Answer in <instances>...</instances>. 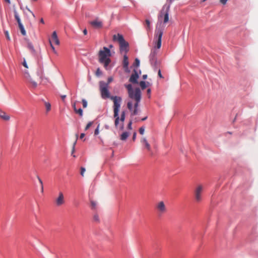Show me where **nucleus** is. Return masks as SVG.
<instances>
[{"mask_svg":"<svg viewBox=\"0 0 258 258\" xmlns=\"http://www.w3.org/2000/svg\"><path fill=\"white\" fill-rule=\"evenodd\" d=\"M108 83H106L103 81L99 82V88L101 97L103 99L110 98L113 102V116L115 118L114 124L117 127L119 124V115L118 113L120 108V103L122 99L119 96H110V93L108 90Z\"/></svg>","mask_w":258,"mask_h":258,"instance_id":"1","label":"nucleus"},{"mask_svg":"<svg viewBox=\"0 0 258 258\" xmlns=\"http://www.w3.org/2000/svg\"><path fill=\"white\" fill-rule=\"evenodd\" d=\"M111 55V54L110 49L106 47H104L102 50L99 51V61L100 63L103 64L104 68L106 69L111 62L110 58Z\"/></svg>","mask_w":258,"mask_h":258,"instance_id":"2","label":"nucleus"},{"mask_svg":"<svg viewBox=\"0 0 258 258\" xmlns=\"http://www.w3.org/2000/svg\"><path fill=\"white\" fill-rule=\"evenodd\" d=\"M125 87L127 90L128 96L130 98L135 99V101H140L141 91L139 88H136L134 90L131 84L125 85Z\"/></svg>","mask_w":258,"mask_h":258,"instance_id":"3","label":"nucleus"},{"mask_svg":"<svg viewBox=\"0 0 258 258\" xmlns=\"http://www.w3.org/2000/svg\"><path fill=\"white\" fill-rule=\"evenodd\" d=\"M113 40L118 41L119 43V49L121 52L126 53L128 51V43L125 41L122 35L119 34L114 35Z\"/></svg>","mask_w":258,"mask_h":258,"instance_id":"4","label":"nucleus"},{"mask_svg":"<svg viewBox=\"0 0 258 258\" xmlns=\"http://www.w3.org/2000/svg\"><path fill=\"white\" fill-rule=\"evenodd\" d=\"M163 35V30L161 29H156L155 32V37L153 41L154 47L156 49H159L161 46V40Z\"/></svg>","mask_w":258,"mask_h":258,"instance_id":"5","label":"nucleus"},{"mask_svg":"<svg viewBox=\"0 0 258 258\" xmlns=\"http://www.w3.org/2000/svg\"><path fill=\"white\" fill-rule=\"evenodd\" d=\"M155 209L159 216H162L167 212V208L163 201L157 202L155 205Z\"/></svg>","mask_w":258,"mask_h":258,"instance_id":"6","label":"nucleus"},{"mask_svg":"<svg viewBox=\"0 0 258 258\" xmlns=\"http://www.w3.org/2000/svg\"><path fill=\"white\" fill-rule=\"evenodd\" d=\"M204 187L202 185H199L196 188L194 192L195 198L197 202H200L202 200V192Z\"/></svg>","mask_w":258,"mask_h":258,"instance_id":"7","label":"nucleus"},{"mask_svg":"<svg viewBox=\"0 0 258 258\" xmlns=\"http://www.w3.org/2000/svg\"><path fill=\"white\" fill-rule=\"evenodd\" d=\"M54 202L57 207H60L64 204V197L62 191L58 192V196L55 198Z\"/></svg>","mask_w":258,"mask_h":258,"instance_id":"8","label":"nucleus"},{"mask_svg":"<svg viewBox=\"0 0 258 258\" xmlns=\"http://www.w3.org/2000/svg\"><path fill=\"white\" fill-rule=\"evenodd\" d=\"M24 77L26 79L27 82L29 83L31 87L36 88L37 86V83L34 80L27 72H25Z\"/></svg>","mask_w":258,"mask_h":258,"instance_id":"9","label":"nucleus"},{"mask_svg":"<svg viewBox=\"0 0 258 258\" xmlns=\"http://www.w3.org/2000/svg\"><path fill=\"white\" fill-rule=\"evenodd\" d=\"M158 52V50L155 48H152L150 54L149 55V58L150 62L152 64L155 66L157 63V58L156 56Z\"/></svg>","mask_w":258,"mask_h":258,"instance_id":"10","label":"nucleus"},{"mask_svg":"<svg viewBox=\"0 0 258 258\" xmlns=\"http://www.w3.org/2000/svg\"><path fill=\"white\" fill-rule=\"evenodd\" d=\"M141 143L145 149L148 151H151V146L145 137H142L141 139Z\"/></svg>","mask_w":258,"mask_h":258,"instance_id":"11","label":"nucleus"},{"mask_svg":"<svg viewBox=\"0 0 258 258\" xmlns=\"http://www.w3.org/2000/svg\"><path fill=\"white\" fill-rule=\"evenodd\" d=\"M139 78V75L136 71H134V73L132 74L129 81L130 82L133 84L138 83V79Z\"/></svg>","mask_w":258,"mask_h":258,"instance_id":"12","label":"nucleus"},{"mask_svg":"<svg viewBox=\"0 0 258 258\" xmlns=\"http://www.w3.org/2000/svg\"><path fill=\"white\" fill-rule=\"evenodd\" d=\"M49 42L51 41V44H53V43H54L56 45L59 44V41L58 40L56 32L55 31H54L52 33L51 38V39H49Z\"/></svg>","mask_w":258,"mask_h":258,"instance_id":"13","label":"nucleus"},{"mask_svg":"<svg viewBox=\"0 0 258 258\" xmlns=\"http://www.w3.org/2000/svg\"><path fill=\"white\" fill-rule=\"evenodd\" d=\"M90 24L95 28H101L102 27V23L101 21H99L98 20H95L94 21H91L90 22Z\"/></svg>","mask_w":258,"mask_h":258,"instance_id":"14","label":"nucleus"},{"mask_svg":"<svg viewBox=\"0 0 258 258\" xmlns=\"http://www.w3.org/2000/svg\"><path fill=\"white\" fill-rule=\"evenodd\" d=\"M125 113L124 111H123L121 112L120 117H119V121L120 120L121 122H122V123H121L120 126V129L121 130H122L124 128L123 122L125 120Z\"/></svg>","mask_w":258,"mask_h":258,"instance_id":"15","label":"nucleus"},{"mask_svg":"<svg viewBox=\"0 0 258 258\" xmlns=\"http://www.w3.org/2000/svg\"><path fill=\"white\" fill-rule=\"evenodd\" d=\"M0 117L4 120L8 121L10 119V117L5 112L0 111Z\"/></svg>","mask_w":258,"mask_h":258,"instance_id":"16","label":"nucleus"},{"mask_svg":"<svg viewBox=\"0 0 258 258\" xmlns=\"http://www.w3.org/2000/svg\"><path fill=\"white\" fill-rule=\"evenodd\" d=\"M170 8V5L167 7V10H166V12L164 15V23H166L168 22L169 21V10Z\"/></svg>","mask_w":258,"mask_h":258,"instance_id":"17","label":"nucleus"},{"mask_svg":"<svg viewBox=\"0 0 258 258\" xmlns=\"http://www.w3.org/2000/svg\"><path fill=\"white\" fill-rule=\"evenodd\" d=\"M130 135V133L127 132H124L122 133L120 136V139L122 141H125L126 139L128 138V137Z\"/></svg>","mask_w":258,"mask_h":258,"instance_id":"18","label":"nucleus"},{"mask_svg":"<svg viewBox=\"0 0 258 258\" xmlns=\"http://www.w3.org/2000/svg\"><path fill=\"white\" fill-rule=\"evenodd\" d=\"M14 16H15V19L16 20V21L18 24V26H20V25H22L23 24L21 23L19 16L16 11H14Z\"/></svg>","mask_w":258,"mask_h":258,"instance_id":"19","label":"nucleus"},{"mask_svg":"<svg viewBox=\"0 0 258 258\" xmlns=\"http://www.w3.org/2000/svg\"><path fill=\"white\" fill-rule=\"evenodd\" d=\"M14 16H15V19L16 20V21L18 24V26H20V25H22L23 24L21 23L19 16L16 11H14Z\"/></svg>","mask_w":258,"mask_h":258,"instance_id":"20","label":"nucleus"},{"mask_svg":"<svg viewBox=\"0 0 258 258\" xmlns=\"http://www.w3.org/2000/svg\"><path fill=\"white\" fill-rule=\"evenodd\" d=\"M128 65V57L126 55H124L123 56V66L125 68H127Z\"/></svg>","mask_w":258,"mask_h":258,"instance_id":"21","label":"nucleus"},{"mask_svg":"<svg viewBox=\"0 0 258 258\" xmlns=\"http://www.w3.org/2000/svg\"><path fill=\"white\" fill-rule=\"evenodd\" d=\"M145 23H146V28L147 31H149L151 30V25H150V22L148 19H146L145 20Z\"/></svg>","mask_w":258,"mask_h":258,"instance_id":"22","label":"nucleus"},{"mask_svg":"<svg viewBox=\"0 0 258 258\" xmlns=\"http://www.w3.org/2000/svg\"><path fill=\"white\" fill-rule=\"evenodd\" d=\"M44 105L46 108V111L47 112H49L51 110V104L48 102H44Z\"/></svg>","mask_w":258,"mask_h":258,"instance_id":"23","label":"nucleus"},{"mask_svg":"<svg viewBox=\"0 0 258 258\" xmlns=\"http://www.w3.org/2000/svg\"><path fill=\"white\" fill-rule=\"evenodd\" d=\"M19 29H20V30L21 31V32L23 36L26 35V31H25V30L24 29V27L23 25H20V26H19Z\"/></svg>","mask_w":258,"mask_h":258,"instance_id":"24","label":"nucleus"},{"mask_svg":"<svg viewBox=\"0 0 258 258\" xmlns=\"http://www.w3.org/2000/svg\"><path fill=\"white\" fill-rule=\"evenodd\" d=\"M140 85L142 90H144L147 86L146 83L144 81H141L140 82Z\"/></svg>","mask_w":258,"mask_h":258,"instance_id":"25","label":"nucleus"},{"mask_svg":"<svg viewBox=\"0 0 258 258\" xmlns=\"http://www.w3.org/2000/svg\"><path fill=\"white\" fill-rule=\"evenodd\" d=\"M75 112L79 114L80 116H83V110L81 108L76 110Z\"/></svg>","mask_w":258,"mask_h":258,"instance_id":"26","label":"nucleus"},{"mask_svg":"<svg viewBox=\"0 0 258 258\" xmlns=\"http://www.w3.org/2000/svg\"><path fill=\"white\" fill-rule=\"evenodd\" d=\"M93 221L96 222H99V218L97 214H95L93 216Z\"/></svg>","mask_w":258,"mask_h":258,"instance_id":"27","label":"nucleus"},{"mask_svg":"<svg viewBox=\"0 0 258 258\" xmlns=\"http://www.w3.org/2000/svg\"><path fill=\"white\" fill-rule=\"evenodd\" d=\"M127 107L130 110H132L133 109V103L131 101L127 102Z\"/></svg>","mask_w":258,"mask_h":258,"instance_id":"28","label":"nucleus"},{"mask_svg":"<svg viewBox=\"0 0 258 258\" xmlns=\"http://www.w3.org/2000/svg\"><path fill=\"white\" fill-rule=\"evenodd\" d=\"M85 171H86V169L84 167H81V172H80V174L82 176L84 177V173L85 172Z\"/></svg>","mask_w":258,"mask_h":258,"instance_id":"29","label":"nucleus"},{"mask_svg":"<svg viewBox=\"0 0 258 258\" xmlns=\"http://www.w3.org/2000/svg\"><path fill=\"white\" fill-rule=\"evenodd\" d=\"M5 35L7 39L8 40H11V38L10 37L9 32L8 31H5Z\"/></svg>","mask_w":258,"mask_h":258,"instance_id":"30","label":"nucleus"},{"mask_svg":"<svg viewBox=\"0 0 258 258\" xmlns=\"http://www.w3.org/2000/svg\"><path fill=\"white\" fill-rule=\"evenodd\" d=\"M93 124V121H90L87 124V125L86 126L85 128V131H87V130H88L89 128V127L92 125Z\"/></svg>","mask_w":258,"mask_h":258,"instance_id":"31","label":"nucleus"},{"mask_svg":"<svg viewBox=\"0 0 258 258\" xmlns=\"http://www.w3.org/2000/svg\"><path fill=\"white\" fill-rule=\"evenodd\" d=\"M145 132V127L144 126L141 127L139 129V133L141 135H143Z\"/></svg>","mask_w":258,"mask_h":258,"instance_id":"32","label":"nucleus"},{"mask_svg":"<svg viewBox=\"0 0 258 258\" xmlns=\"http://www.w3.org/2000/svg\"><path fill=\"white\" fill-rule=\"evenodd\" d=\"M82 104H83V106L84 108L87 107V102L85 99H82Z\"/></svg>","mask_w":258,"mask_h":258,"instance_id":"33","label":"nucleus"},{"mask_svg":"<svg viewBox=\"0 0 258 258\" xmlns=\"http://www.w3.org/2000/svg\"><path fill=\"white\" fill-rule=\"evenodd\" d=\"M38 179L39 183H40V184L41 185V192H43V186L42 181L39 177H38Z\"/></svg>","mask_w":258,"mask_h":258,"instance_id":"34","label":"nucleus"},{"mask_svg":"<svg viewBox=\"0 0 258 258\" xmlns=\"http://www.w3.org/2000/svg\"><path fill=\"white\" fill-rule=\"evenodd\" d=\"M28 47L30 50H31L32 52L34 51V49L33 45L31 43H29L28 44Z\"/></svg>","mask_w":258,"mask_h":258,"instance_id":"35","label":"nucleus"},{"mask_svg":"<svg viewBox=\"0 0 258 258\" xmlns=\"http://www.w3.org/2000/svg\"><path fill=\"white\" fill-rule=\"evenodd\" d=\"M101 74H102V72H101V70H100L99 68H98L97 71H96V76H99Z\"/></svg>","mask_w":258,"mask_h":258,"instance_id":"36","label":"nucleus"},{"mask_svg":"<svg viewBox=\"0 0 258 258\" xmlns=\"http://www.w3.org/2000/svg\"><path fill=\"white\" fill-rule=\"evenodd\" d=\"M99 125H98L97 126V128L95 130V132H94L95 135H98L99 134Z\"/></svg>","mask_w":258,"mask_h":258,"instance_id":"37","label":"nucleus"},{"mask_svg":"<svg viewBox=\"0 0 258 258\" xmlns=\"http://www.w3.org/2000/svg\"><path fill=\"white\" fill-rule=\"evenodd\" d=\"M50 47H51V49H52V50L53 52L54 53H56V50H55V48H54V47L53 46V44H51V41H50Z\"/></svg>","mask_w":258,"mask_h":258,"instance_id":"38","label":"nucleus"},{"mask_svg":"<svg viewBox=\"0 0 258 258\" xmlns=\"http://www.w3.org/2000/svg\"><path fill=\"white\" fill-rule=\"evenodd\" d=\"M91 204L92 208L95 209L96 206V203L94 201H91Z\"/></svg>","mask_w":258,"mask_h":258,"instance_id":"39","label":"nucleus"},{"mask_svg":"<svg viewBox=\"0 0 258 258\" xmlns=\"http://www.w3.org/2000/svg\"><path fill=\"white\" fill-rule=\"evenodd\" d=\"M138 114V108H135L133 111L132 114L133 115H137Z\"/></svg>","mask_w":258,"mask_h":258,"instance_id":"40","label":"nucleus"},{"mask_svg":"<svg viewBox=\"0 0 258 258\" xmlns=\"http://www.w3.org/2000/svg\"><path fill=\"white\" fill-rule=\"evenodd\" d=\"M132 121H130L129 122V123H128V125H127V128L128 130H132Z\"/></svg>","mask_w":258,"mask_h":258,"instance_id":"41","label":"nucleus"},{"mask_svg":"<svg viewBox=\"0 0 258 258\" xmlns=\"http://www.w3.org/2000/svg\"><path fill=\"white\" fill-rule=\"evenodd\" d=\"M135 64L137 66V67H138L140 64V60L139 59L136 58L135 59Z\"/></svg>","mask_w":258,"mask_h":258,"instance_id":"42","label":"nucleus"},{"mask_svg":"<svg viewBox=\"0 0 258 258\" xmlns=\"http://www.w3.org/2000/svg\"><path fill=\"white\" fill-rule=\"evenodd\" d=\"M139 102H140V101H136V103L134 104L135 108H138Z\"/></svg>","mask_w":258,"mask_h":258,"instance_id":"43","label":"nucleus"},{"mask_svg":"<svg viewBox=\"0 0 258 258\" xmlns=\"http://www.w3.org/2000/svg\"><path fill=\"white\" fill-rule=\"evenodd\" d=\"M26 9L32 14L34 18L35 17V16L34 14V13L28 7H26Z\"/></svg>","mask_w":258,"mask_h":258,"instance_id":"44","label":"nucleus"},{"mask_svg":"<svg viewBox=\"0 0 258 258\" xmlns=\"http://www.w3.org/2000/svg\"><path fill=\"white\" fill-rule=\"evenodd\" d=\"M76 142L77 141H76L73 144L72 151V154H73L74 153V152H75V145L76 144Z\"/></svg>","mask_w":258,"mask_h":258,"instance_id":"45","label":"nucleus"},{"mask_svg":"<svg viewBox=\"0 0 258 258\" xmlns=\"http://www.w3.org/2000/svg\"><path fill=\"white\" fill-rule=\"evenodd\" d=\"M23 66H24V67H25L26 68H28V66H27V63H26V61L25 59H24V61H23Z\"/></svg>","mask_w":258,"mask_h":258,"instance_id":"46","label":"nucleus"},{"mask_svg":"<svg viewBox=\"0 0 258 258\" xmlns=\"http://www.w3.org/2000/svg\"><path fill=\"white\" fill-rule=\"evenodd\" d=\"M158 76H159V77L160 78H163V76H162V75L161 74V72L160 70H159L158 72Z\"/></svg>","mask_w":258,"mask_h":258,"instance_id":"47","label":"nucleus"},{"mask_svg":"<svg viewBox=\"0 0 258 258\" xmlns=\"http://www.w3.org/2000/svg\"><path fill=\"white\" fill-rule=\"evenodd\" d=\"M227 1L228 0H220L221 3H222L223 5H225Z\"/></svg>","mask_w":258,"mask_h":258,"instance_id":"48","label":"nucleus"},{"mask_svg":"<svg viewBox=\"0 0 258 258\" xmlns=\"http://www.w3.org/2000/svg\"><path fill=\"white\" fill-rule=\"evenodd\" d=\"M136 133H134V134H133V140L134 141L135 140H136Z\"/></svg>","mask_w":258,"mask_h":258,"instance_id":"49","label":"nucleus"},{"mask_svg":"<svg viewBox=\"0 0 258 258\" xmlns=\"http://www.w3.org/2000/svg\"><path fill=\"white\" fill-rule=\"evenodd\" d=\"M164 9H163L162 11L160 13V14L159 15V17H158V19L159 20L162 17V13H163V11Z\"/></svg>","mask_w":258,"mask_h":258,"instance_id":"50","label":"nucleus"},{"mask_svg":"<svg viewBox=\"0 0 258 258\" xmlns=\"http://www.w3.org/2000/svg\"><path fill=\"white\" fill-rule=\"evenodd\" d=\"M112 80H113V79L112 78H111V77L109 78L108 79V82L107 83H108V84H109L110 83H111L112 81Z\"/></svg>","mask_w":258,"mask_h":258,"instance_id":"51","label":"nucleus"},{"mask_svg":"<svg viewBox=\"0 0 258 258\" xmlns=\"http://www.w3.org/2000/svg\"><path fill=\"white\" fill-rule=\"evenodd\" d=\"M151 90L150 89H148L147 91V94L148 95H149V96L150 95V94H151Z\"/></svg>","mask_w":258,"mask_h":258,"instance_id":"52","label":"nucleus"},{"mask_svg":"<svg viewBox=\"0 0 258 258\" xmlns=\"http://www.w3.org/2000/svg\"><path fill=\"white\" fill-rule=\"evenodd\" d=\"M85 134L84 133H82L81 135H80V139H83L84 137H85Z\"/></svg>","mask_w":258,"mask_h":258,"instance_id":"53","label":"nucleus"},{"mask_svg":"<svg viewBox=\"0 0 258 258\" xmlns=\"http://www.w3.org/2000/svg\"><path fill=\"white\" fill-rule=\"evenodd\" d=\"M83 33L84 35H87V30L86 29H85L84 30H83Z\"/></svg>","mask_w":258,"mask_h":258,"instance_id":"54","label":"nucleus"},{"mask_svg":"<svg viewBox=\"0 0 258 258\" xmlns=\"http://www.w3.org/2000/svg\"><path fill=\"white\" fill-rule=\"evenodd\" d=\"M73 108H74V110L75 111V112L76 111V110H77V109L76 108V104L75 103L73 104Z\"/></svg>","mask_w":258,"mask_h":258,"instance_id":"55","label":"nucleus"},{"mask_svg":"<svg viewBox=\"0 0 258 258\" xmlns=\"http://www.w3.org/2000/svg\"><path fill=\"white\" fill-rule=\"evenodd\" d=\"M66 95H65L61 96V98L62 99V100H64V99L66 98Z\"/></svg>","mask_w":258,"mask_h":258,"instance_id":"56","label":"nucleus"},{"mask_svg":"<svg viewBox=\"0 0 258 258\" xmlns=\"http://www.w3.org/2000/svg\"><path fill=\"white\" fill-rule=\"evenodd\" d=\"M147 75H144L143 76V79L144 80L146 79H147Z\"/></svg>","mask_w":258,"mask_h":258,"instance_id":"57","label":"nucleus"},{"mask_svg":"<svg viewBox=\"0 0 258 258\" xmlns=\"http://www.w3.org/2000/svg\"><path fill=\"white\" fill-rule=\"evenodd\" d=\"M174 0H167L169 4H171Z\"/></svg>","mask_w":258,"mask_h":258,"instance_id":"58","label":"nucleus"},{"mask_svg":"<svg viewBox=\"0 0 258 258\" xmlns=\"http://www.w3.org/2000/svg\"><path fill=\"white\" fill-rule=\"evenodd\" d=\"M40 23H42V24H44V20L43 19V18H41L40 20Z\"/></svg>","mask_w":258,"mask_h":258,"instance_id":"59","label":"nucleus"},{"mask_svg":"<svg viewBox=\"0 0 258 258\" xmlns=\"http://www.w3.org/2000/svg\"><path fill=\"white\" fill-rule=\"evenodd\" d=\"M147 116H146V117H145L143 118L141 120H142V121H144V120H146V119H147Z\"/></svg>","mask_w":258,"mask_h":258,"instance_id":"60","label":"nucleus"},{"mask_svg":"<svg viewBox=\"0 0 258 258\" xmlns=\"http://www.w3.org/2000/svg\"><path fill=\"white\" fill-rule=\"evenodd\" d=\"M112 47H113L112 45L110 44V45H109V48H108L109 49V48H112Z\"/></svg>","mask_w":258,"mask_h":258,"instance_id":"61","label":"nucleus"},{"mask_svg":"<svg viewBox=\"0 0 258 258\" xmlns=\"http://www.w3.org/2000/svg\"><path fill=\"white\" fill-rule=\"evenodd\" d=\"M6 1L9 4L10 3V0H6Z\"/></svg>","mask_w":258,"mask_h":258,"instance_id":"62","label":"nucleus"},{"mask_svg":"<svg viewBox=\"0 0 258 258\" xmlns=\"http://www.w3.org/2000/svg\"><path fill=\"white\" fill-rule=\"evenodd\" d=\"M147 84H148V85H149L150 84V83L147 82Z\"/></svg>","mask_w":258,"mask_h":258,"instance_id":"63","label":"nucleus"},{"mask_svg":"<svg viewBox=\"0 0 258 258\" xmlns=\"http://www.w3.org/2000/svg\"><path fill=\"white\" fill-rule=\"evenodd\" d=\"M206 1V0H203V2H205V1Z\"/></svg>","mask_w":258,"mask_h":258,"instance_id":"64","label":"nucleus"}]
</instances>
